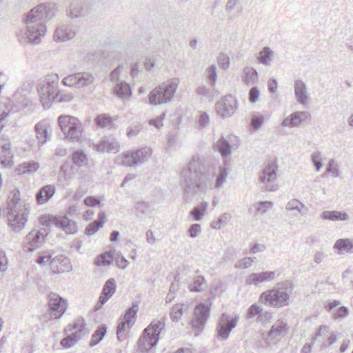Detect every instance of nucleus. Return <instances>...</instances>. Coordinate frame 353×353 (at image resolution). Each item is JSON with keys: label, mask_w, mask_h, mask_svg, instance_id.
Returning <instances> with one entry per match:
<instances>
[{"label": "nucleus", "mask_w": 353, "mask_h": 353, "mask_svg": "<svg viewBox=\"0 0 353 353\" xmlns=\"http://www.w3.org/2000/svg\"><path fill=\"white\" fill-rule=\"evenodd\" d=\"M56 11V5L48 2L39 4L28 12L25 19L26 29L24 34L29 43L37 44L40 42V38L46 32L44 22L52 19Z\"/></svg>", "instance_id": "obj_1"}, {"label": "nucleus", "mask_w": 353, "mask_h": 353, "mask_svg": "<svg viewBox=\"0 0 353 353\" xmlns=\"http://www.w3.org/2000/svg\"><path fill=\"white\" fill-rule=\"evenodd\" d=\"M203 170V159L199 156H193L188 169L181 172V184L186 197H192L199 191Z\"/></svg>", "instance_id": "obj_2"}, {"label": "nucleus", "mask_w": 353, "mask_h": 353, "mask_svg": "<svg viewBox=\"0 0 353 353\" xmlns=\"http://www.w3.org/2000/svg\"><path fill=\"white\" fill-rule=\"evenodd\" d=\"M8 203V221L14 232L21 231L25 226L29 214V204L20 197V192L14 190L11 192Z\"/></svg>", "instance_id": "obj_3"}, {"label": "nucleus", "mask_w": 353, "mask_h": 353, "mask_svg": "<svg viewBox=\"0 0 353 353\" xmlns=\"http://www.w3.org/2000/svg\"><path fill=\"white\" fill-rule=\"evenodd\" d=\"M292 281L285 280L277 283L275 288L261 294L260 301L269 307H282L290 302V294L294 289Z\"/></svg>", "instance_id": "obj_4"}, {"label": "nucleus", "mask_w": 353, "mask_h": 353, "mask_svg": "<svg viewBox=\"0 0 353 353\" xmlns=\"http://www.w3.org/2000/svg\"><path fill=\"white\" fill-rule=\"evenodd\" d=\"M165 328V317L154 320L143 330L138 341L137 353H154L161 332Z\"/></svg>", "instance_id": "obj_5"}, {"label": "nucleus", "mask_w": 353, "mask_h": 353, "mask_svg": "<svg viewBox=\"0 0 353 353\" xmlns=\"http://www.w3.org/2000/svg\"><path fill=\"white\" fill-rule=\"evenodd\" d=\"M179 83V79L172 78L155 87L149 93V103L157 105L172 102Z\"/></svg>", "instance_id": "obj_6"}, {"label": "nucleus", "mask_w": 353, "mask_h": 353, "mask_svg": "<svg viewBox=\"0 0 353 353\" xmlns=\"http://www.w3.org/2000/svg\"><path fill=\"white\" fill-rule=\"evenodd\" d=\"M59 125L66 139L79 142L83 133L80 121L72 116L61 115L58 119Z\"/></svg>", "instance_id": "obj_7"}, {"label": "nucleus", "mask_w": 353, "mask_h": 353, "mask_svg": "<svg viewBox=\"0 0 353 353\" xmlns=\"http://www.w3.org/2000/svg\"><path fill=\"white\" fill-rule=\"evenodd\" d=\"M40 101L45 109L49 108L53 101L57 99L58 76L57 74L48 75L45 83L38 90Z\"/></svg>", "instance_id": "obj_8"}, {"label": "nucleus", "mask_w": 353, "mask_h": 353, "mask_svg": "<svg viewBox=\"0 0 353 353\" xmlns=\"http://www.w3.org/2000/svg\"><path fill=\"white\" fill-rule=\"evenodd\" d=\"M239 320V314L232 316L228 313H222L216 324V339L219 341L227 340L231 331L236 326Z\"/></svg>", "instance_id": "obj_9"}, {"label": "nucleus", "mask_w": 353, "mask_h": 353, "mask_svg": "<svg viewBox=\"0 0 353 353\" xmlns=\"http://www.w3.org/2000/svg\"><path fill=\"white\" fill-rule=\"evenodd\" d=\"M30 92L29 85H23L14 93L12 98L11 109L13 112L23 110H32L35 108V105L28 98Z\"/></svg>", "instance_id": "obj_10"}, {"label": "nucleus", "mask_w": 353, "mask_h": 353, "mask_svg": "<svg viewBox=\"0 0 353 353\" xmlns=\"http://www.w3.org/2000/svg\"><path fill=\"white\" fill-rule=\"evenodd\" d=\"M237 108V100L231 94L225 95L216 103V112L223 118L232 117Z\"/></svg>", "instance_id": "obj_11"}, {"label": "nucleus", "mask_w": 353, "mask_h": 353, "mask_svg": "<svg viewBox=\"0 0 353 353\" xmlns=\"http://www.w3.org/2000/svg\"><path fill=\"white\" fill-rule=\"evenodd\" d=\"M210 312V305L204 303L197 305L194 310V317L191 321L192 327L202 329L206 323Z\"/></svg>", "instance_id": "obj_12"}, {"label": "nucleus", "mask_w": 353, "mask_h": 353, "mask_svg": "<svg viewBox=\"0 0 353 353\" xmlns=\"http://www.w3.org/2000/svg\"><path fill=\"white\" fill-rule=\"evenodd\" d=\"M277 167L274 163L268 164L259 175V181L265 184L267 191H275L277 190V185L274 184L276 179Z\"/></svg>", "instance_id": "obj_13"}, {"label": "nucleus", "mask_w": 353, "mask_h": 353, "mask_svg": "<svg viewBox=\"0 0 353 353\" xmlns=\"http://www.w3.org/2000/svg\"><path fill=\"white\" fill-rule=\"evenodd\" d=\"M48 305L50 310V317L59 319L66 310V301L57 294L51 293L48 296Z\"/></svg>", "instance_id": "obj_14"}, {"label": "nucleus", "mask_w": 353, "mask_h": 353, "mask_svg": "<svg viewBox=\"0 0 353 353\" xmlns=\"http://www.w3.org/2000/svg\"><path fill=\"white\" fill-rule=\"evenodd\" d=\"M76 26L68 23H61L56 29L54 39L58 42H65L72 39L78 32Z\"/></svg>", "instance_id": "obj_15"}, {"label": "nucleus", "mask_w": 353, "mask_h": 353, "mask_svg": "<svg viewBox=\"0 0 353 353\" xmlns=\"http://www.w3.org/2000/svg\"><path fill=\"white\" fill-rule=\"evenodd\" d=\"M13 153L11 149L10 139L6 136L0 138V161L4 167H11L13 165Z\"/></svg>", "instance_id": "obj_16"}, {"label": "nucleus", "mask_w": 353, "mask_h": 353, "mask_svg": "<svg viewBox=\"0 0 353 353\" xmlns=\"http://www.w3.org/2000/svg\"><path fill=\"white\" fill-rule=\"evenodd\" d=\"M50 266L53 274L69 272L72 269L70 259L63 255H57L52 258Z\"/></svg>", "instance_id": "obj_17"}, {"label": "nucleus", "mask_w": 353, "mask_h": 353, "mask_svg": "<svg viewBox=\"0 0 353 353\" xmlns=\"http://www.w3.org/2000/svg\"><path fill=\"white\" fill-rule=\"evenodd\" d=\"M276 277L275 271H264L261 272H253L248 276L245 283L248 285L259 286L265 282H270Z\"/></svg>", "instance_id": "obj_18"}, {"label": "nucleus", "mask_w": 353, "mask_h": 353, "mask_svg": "<svg viewBox=\"0 0 353 353\" xmlns=\"http://www.w3.org/2000/svg\"><path fill=\"white\" fill-rule=\"evenodd\" d=\"M50 221L52 224L63 230L67 234H73L77 232L76 222L65 216H52Z\"/></svg>", "instance_id": "obj_19"}, {"label": "nucleus", "mask_w": 353, "mask_h": 353, "mask_svg": "<svg viewBox=\"0 0 353 353\" xmlns=\"http://www.w3.org/2000/svg\"><path fill=\"white\" fill-rule=\"evenodd\" d=\"M44 236L45 234L41 230H32L26 237L25 248L29 252H33L42 245Z\"/></svg>", "instance_id": "obj_20"}, {"label": "nucleus", "mask_w": 353, "mask_h": 353, "mask_svg": "<svg viewBox=\"0 0 353 353\" xmlns=\"http://www.w3.org/2000/svg\"><path fill=\"white\" fill-rule=\"evenodd\" d=\"M294 88L296 101L302 105L307 103L309 94L306 84L302 80L298 79L294 81Z\"/></svg>", "instance_id": "obj_21"}, {"label": "nucleus", "mask_w": 353, "mask_h": 353, "mask_svg": "<svg viewBox=\"0 0 353 353\" xmlns=\"http://www.w3.org/2000/svg\"><path fill=\"white\" fill-rule=\"evenodd\" d=\"M56 188L54 185H46L36 194V199L39 205L46 203L54 194Z\"/></svg>", "instance_id": "obj_22"}, {"label": "nucleus", "mask_w": 353, "mask_h": 353, "mask_svg": "<svg viewBox=\"0 0 353 353\" xmlns=\"http://www.w3.org/2000/svg\"><path fill=\"white\" fill-rule=\"evenodd\" d=\"M287 332V325L283 321H276L268 332V340H274L283 336Z\"/></svg>", "instance_id": "obj_23"}, {"label": "nucleus", "mask_w": 353, "mask_h": 353, "mask_svg": "<svg viewBox=\"0 0 353 353\" xmlns=\"http://www.w3.org/2000/svg\"><path fill=\"white\" fill-rule=\"evenodd\" d=\"M48 127L49 125L46 121H41L37 123L34 126V130L39 145H43L47 141Z\"/></svg>", "instance_id": "obj_24"}, {"label": "nucleus", "mask_w": 353, "mask_h": 353, "mask_svg": "<svg viewBox=\"0 0 353 353\" xmlns=\"http://www.w3.org/2000/svg\"><path fill=\"white\" fill-rule=\"evenodd\" d=\"M241 79L248 85L256 84L259 81L258 72L252 67H245L243 70Z\"/></svg>", "instance_id": "obj_25"}, {"label": "nucleus", "mask_w": 353, "mask_h": 353, "mask_svg": "<svg viewBox=\"0 0 353 353\" xmlns=\"http://www.w3.org/2000/svg\"><path fill=\"white\" fill-rule=\"evenodd\" d=\"M105 222V213L101 212L98 214V219L90 223L85 228V234L92 236L95 234L99 228H102Z\"/></svg>", "instance_id": "obj_26"}, {"label": "nucleus", "mask_w": 353, "mask_h": 353, "mask_svg": "<svg viewBox=\"0 0 353 353\" xmlns=\"http://www.w3.org/2000/svg\"><path fill=\"white\" fill-rule=\"evenodd\" d=\"M333 248L336 250L338 254H341L344 252L353 253V243L349 239H339L336 240Z\"/></svg>", "instance_id": "obj_27"}, {"label": "nucleus", "mask_w": 353, "mask_h": 353, "mask_svg": "<svg viewBox=\"0 0 353 353\" xmlns=\"http://www.w3.org/2000/svg\"><path fill=\"white\" fill-rule=\"evenodd\" d=\"M321 219L324 220L347 221L350 219L349 215L344 212L339 211H324L321 215Z\"/></svg>", "instance_id": "obj_28"}, {"label": "nucleus", "mask_w": 353, "mask_h": 353, "mask_svg": "<svg viewBox=\"0 0 353 353\" xmlns=\"http://www.w3.org/2000/svg\"><path fill=\"white\" fill-rule=\"evenodd\" d=\"M152 154V149L148 147H143L134 151V156L137 165H140L148 161Z\"/></svg>", "instance_id": "obj_29"}, {"label": "nucleus", "mask_w": 353, "mask_h": 353, "mask_svg": "<svg viewBox=\"0 0 353 353\" xmlns=\"http://www.w3.org/2000/svg\"><path fill=\"white\" fill-rule=\"evenodd\" d=\"M274 52L269 47H264L259 52L257 59L259 63L265 65H270L272 59L274 57Z\"/></svg>", "instance_id": "obj_30"}, {"label": "nucleus", "mask_w": 353, "mask_h": 353, "mask_svg": "<svg viewBox=\"0 0 353 353\" xmlns=\"http://www.w3.org/2000/svg\"><path fill=\"white\" fill-rule=\"evenodd\" d=\"M74 164L78 167L86 165L88 162L87 154L81 150H75L72 154Z\"/></svg>", "instance_id": "obj_31"}, {"label": "nucleus", "mask_w": 353, "mask_h": 353, "mask_svg": "<svg viewBox=\"0 0 353 353\" xmlns=\"http://www.w3.org/2000/svg\"><path fill=\"white\" fill-rule=\"evenodd\" d=\"M139 302L132 303V306L128 309L125 314L123 316V319L128 323V329H130L134 324L133 319L138 312Z\"/></svg>", "instance_id": "obj_32"}, {"label": "nucleus", "mask_w": 353, "mask_h": 353, "mask_svg": "<svg viewBox=\"0 0 353 353\" xmlns=\"http://www.w3.org/2000/svg\"><path fill=\"white\" fill-rule=\"evenodd\" d=\"M115 94L122 99H128L131 96V89L125 82L118 83L114 88Z\"/></svg>", "instance_id": "obj_33"}, {"label": "nucleus", "mask_w": 353, "mask_h": 353, "mask_svg": "<svg viewBox=\"0 0 353 353\" xmlns=\"http://www.w3.org/2000/svg\"><path fill=\"white\" fill-rule=\"evenodd\" d=\"M78 88H83L91 85L94 80L93 74L90 72H78Z\"/></svg>", "instance_id": "obj_34"}, {"label": "nucleus", "mask_w": 353, "mask_h": 353, "mask_svg": "<svg viewBox=\"0 0 353 353\" xmlns=\"http://www.w3.org/2000/svg\"><path fill=\"white\" fill-rule=\"evenodd\" d=\"M215 148L223 157L230 155L231 153V145L223 137L216 141Z\"/></svg>", "instance_id": "obj_35"}, {"label": "nucleus", "mask_w": 353, "mask_h": 353, "mask_svg": "<svg viewBox=\"0 0 353 353\" xmlns=\"http://www.w3.org/2000/svg\"><path fill=\"white\" fill-rule=\"evenodd\" d=\"M206 288L205 278L202 276H196L190 285L191 291L200 292L203 291Z\"/></svg>", "instance_id": "obj_36"}, {"label": "nucleus", "mask_w": 353, "mask_h": 353, "mask_svg": "<svg viewBox=\"0 0 353 353\" xmlns=\"http://www.w3.org/2000/svg\"><path fill=\"white\" fill-rule=\"evenodd\" d=\"M310 118V114L307 112L300 111L292 114V119L294 127L304 122H307Z\"/></svg>", "instance_id": "obj_37"}, {"label": "nucleus", "mask_w": 353, "mask_h": 353, "mask_svg": "<svg viewBox=\"0 0 353 353\" xmlns=\"http://www.w3.org/2000/svg\"><path fill=\"white\" fill-rule=\"evenodd\" d=\"M208 206V203L207 202H202L192 209L190 214L195 221H201L203 219Z\"/></svg>", "instance_id": "obj_38"}, {"label": "nucleus", "mask_w": 353, "mask_h": 353, "mask_svg": "<svg viewBox=\"0 0 353 353\" xmlns=\"http://www.w3.org/2000/svg\"><path fill=\"white\" fill-rule=\"evenodd\" d=\"M106 333V327L105 325L99 326L97 330L93 333L90 345L93 347L98 344L104 337Z\"/></svg>", "instance_id": "obj_39"}, {"label": "nucleus", "mask_w": 353, "mask_h": 353, "mask_svg": "<svg viewBox=\"0 0 353 353\" xmlns=\"http://www.w3.org/2000/svg\"><path fill=\"white\" fill-rule=\"evenodd\" d=\"M252 207L256 210V214H264L273 208V203L268 201L256 202L252 205Z\"/></svg>", "instance_id": "obj_40"}, {"label": "nucleus", "mask_w": 353, "mask_h": 353, "mask_svg": "<svg viewBox=\"0 0 353 353\" xmlns=\"http://www.w3.org/2000/svg\"><path fill=\"white\" fill-rule=\"evenodd\" d=\"M81 337V335L78 333V332H74L70 335H68L65 338L63 339L61 341V345L65 347L70 348L75 345V343L79 340Z\"/></svg>", "instance_id": "obj_41"}, {"label": "nucleus", "mask_w": 353, "mask_h": 353, "mask_svg": "<svg viewBox=\"0 0 353 353\" xmlns=\"http://www.w3.org/2000/svg\"><path fill=\"white\" fill-rule=\"evenodd\" d=\"M39 163L37 162L23 163L18 168L19 174L32 173L36 172L39 168Z\"/></svg>", "instance_id": "obj_42"}, {"label": "nucleus", "mask_w": 353, "mask_h": 353, "mask_svg": "<svg viewBox=\"0 0 353 353\" xmlns=\"http://www.w3.org/2000/svg\"><path fill=\"white\" fill-rule=\"evenodd\" d=\"M96 124L101 128L111 127L114 119L108 114H102L95 119Z\"/></svg>", "instance_id": "obj_43"}, {"label": "nucleus", "mask_w": 353, "mask_h": 353, "mask_svg": "<svg viewBox=\"0 0 353 353\" xmlns=\"http://www.w3.org/2000/svg\"><path fill=\"white\" fill-rule=\"evenodd\" d=\"M183 314V305L175 304L172 308L170 313V318L173 322H178Z\"/></svg>", "instance_id": "obj_44"}, {"label": "nucleus", "mask_w": 353, "mask_h": 353, "mask_svg": "<svg viewBox=\"0 0 353 353\" xmlns=\"http://www.w3.org/2000/svg\"><path fill=\"white\" fill-rule=\"evenodd\" d=\"M121 163L127 167H134L137 165L134 156V151L123 153Z\"/></svg>", "instance_id": "obj_45"}, {"label": "nucleus", "mask_w": 353, "mask_h": 353, "mask_svg": "<svg viewBox=\"0 0 353 353\" xmlns=\"http://www.w3.org/2000/svg\"><path fill=\"white\" fill-rule=\"evenodd\" d=\"M213 88L210 85H206L204 84L199 85L196 90V93L207 98H212L213 97Z\"/></svg>", "instance_id": "obj_46"}, {"label": "nucleus", "mask_w": 353, "mask_h": 353, "mask_svg": "<svg viewBox=\"0 0 353 353\" xmlns=\"http://www.w3.org/2000/svg\"><path fill=\"white\" fill-rule=\"evenodd\" d=\"M116 288L115 280L114 279H109L103 285L102 293L111 297L116 292Z\"/></svg>", "instance_id": "obj_47"}, {"label": "nucleus", "mask_w": 353, "mask_h": 353, "mask_svg": "<svg viewBox=\"0 0 353 353\" xmlns=\"http://www.w3.org/2000/svg\"><path fill=\"white\" fill-rule=\"evenodd\" d=\"M206 76L209 81V84L212 88H214L217 80L216 67L212 65L206 71Z\"/></svg>", "instance_id": "obj_48"}, {"label": "nucleus", "mask_w": 353, "mask_h": 353, "mask_svg": "<svg viewBox=\"0 0 353 353\" xmlns=\"http://www.w3.org/2000/svg\"><path fill=\"white\" fill-rule=\"evenodd\" d=\"M113 260L111 253L105 252L101 254L97 259L96 265L98 266L110 265Z\"/></svg>", "instance_id": "obj_49"}, {"label": "nucleus", "mask_w": 353, "mask_h": 353, "mask_svg": "<svg viewBox=\"0 0 353 353\" xmlns=\"http://www.w3.org/2000/svg\"><path fill=\"white\" fill-rule=\"evenodd\" d=\"M85 14V11L79 3H72L69 15L71 18H77Z\"/></svg>", "instance_id": "obj_50"}, {"label": "nucleus", "mask_w": 353, "mask_h": 353, "mask_svg": "<svg viewBox=\"0 0 353 353\" xmlns=\"http://www.w3.org/2000/svg\"><path fill=\"white\" fill-rule=\"evenodd\" d=\"M85 326V321L82 319L77 320L72 325H69L65 328V332H70L72 330H76L81 335V332Z\"/></svg>", "instance_id": "obj_51"}, {"label": "nucleus", "mask_w": 353, "mask_h": 353, "mask_svg": "<svg viewBox=\"0 0 353 353\" xmlns=\"http://www.w3.org/2000/svg\"><path fill=\"white\" fill-rule=\"evenodd\" d=\"M78 72L70 74L63 79L62 83L64 85L78 88Z\"/></svg>", "instance_id": "obj_52"}, {"label": "nucleus", "mask_w": 353, "mask_h": 353, "mask_svg": "<svg viewBox=\"0 0 353 353\" xmlns=\"http://www.w3.org/2000/svg\"><path fill=\"white\" fill-rule=\"evenodd\" d=\"M303 208L304 204L296 199L290 201L286 205L287 210H297L299 212H301Z\"/></svg>", "instance_id": "obj_53"}, {"label": "nucleus", "mask_w": 353, "mask_h": 353, "mask_svg": "<svg viewBox=\"0 0 353 353\" xmlns=\"http://www.w3.org/2000/svg\"><path fill=\"white\" fill-rule=\"evenodd\" d=\"M228 176V172L226 168H222L220 169L219 174L216 178L215 188H220L223 186L226 181Z\"/></svg>", "instance_id": "obj_54"}, {"label": "nucleus", "mask_w": 353, "mask_h": 353, "mask_svg": "<svg viewBox=\"0 0 353 353\" xmlns=\"http://www.w3.org/2000/svg\"><path fill=\"white\" fill-rule=\"evenodd\" d=\"M120 320L121 321L117 326V335L119 341H123L124 339L123 333L125 331L126 327L128 328V323L121 318Z\"/></svg>", "instance_id": "obj_55"}, {"label": "nucleus", "mask_w": 353, "mask_h": 353, "mask_svg": "<svg viewBox=\"0 0 353 353\" xmlns=\"http://www.w3.org/2000/svg\"><path fill=\"white\" fill-rule=\"evenodd\" d=\"M106 145H108L107 152L116 153L119 150V143L112 138L108 137V141Z\"/></svg>", "instance_id": "obj_56"}, {"label": "nucleus", "mask_w": 353, "mask_h": 353, "mask_svg": "<svg viewBox=\"0 0 353 353\" xmlns=\"http://www.w3.org/2000/svg\"><path fill=\"white\" fill-rule=\"evenodd\" d=\"M264 123V117L263 115L253 116L251 121L252 127L254 130H258Z\"/></svg>", "instance_id": "obj_57"}, {"label": "nucleus", "mask_w": 353, "mask_h": 353, "mask_svg": "<svg viewBox=\"0 0 353 353\" xmlns=\"http://www.w3.org/2000/svg\"><path fill=\"white\" fill-rule=\"evenodd\" d=\"M262 312V309L260 306L256 304H252L248 310L247 312V318L252 319L256 315H259V314Z\"/></svg>", "instance_id": "obj_58"}, {"label": "nucleus", "mask_w": 353, "mask_h": 353, "mask_svg": "<svg viewBox=\"0 0 353 353\" xmlns=\"http://www.w3.org/2000/svg\"><path fill=\"white\" fill-rule=\"evenodd\" d=\"M321 152L319 151L313 152L311 155V159L312 161V163L316 167V170L319 171L322 167L323 164L321 163Z\"/></svg>", "instance_id": "obj_59"}, {"label": "nucleus", "mask_w": 353, "mask_h": 353, "mask_svg": "<svg viewBox=\"0 0 353 353\" xmlns=\"http://www.w3.org/2000/svg\"><path fill=\"white\" fill-rule=\"evenodd\" d=\"M108 141V137L103 138L99 142L94 143L93 145L94 148L100 152H107L108 145H106Z\"/></svg>", "instance_id": "obj_60"}, {"label": "nucleus", "mask_w": 353, "mask_h": 353, "mask_svg": "<svg viewBox=\"0 0 353 353\" xmlns=\"http://www.w3.org/2000/svg\"><path fill=\"white\" fill-rule=\"evenodd\" d=\"M218 63L221 68L226 70L230 65V59L227 55L221 54L218 57Z\"/></svg>", "instance_id": "obj_61"}, {"label": "nucleus", "mask_w": 353, "mask_h": 353, "mask_svg": "<svg viewBox=\"0 0 353 353\" xmlns=\"http://www.w3.org/2000/svg\"><path fill=\"white\" fill-rule=\"evenodd\" d=\"M251 260H250V257H245L239 261H238L235 265L234 267L236 268H240V269H246L252 266V264L250 263Z\"/></svg>", "instance_id": "obj_62"}, {"label": "nucleus", "mask_w": 353, "mask_h": 353, "mask_svg": "<svg viewBox=\"0 0 353 353\" xmlns=\"http://www.w3.org/2000/svg\"><path fill=\"white\" fill-rule=\"evenodd\" d=\"M189 234L191 238L196 237L201 232V225L199 223L192 224L189 228Z\"/></svg>", "instance_id": "obj_63"}, {"label": "nucleus", "mask_w": 353, "mask_h": 353, "mask_svg": "<svg viewBox=\"0 0 353 353\" xmlns=\"http://www.w3.org/2000/svg\"><path fill=\"white\" fill-rule=\"evenodd\" d=\"M84 203L90 207L100 206L101 201L99 199L94 196H87L84 199Z\"/></svg>", "instance_id": "obj_64"}]
</instances>
